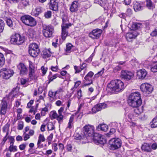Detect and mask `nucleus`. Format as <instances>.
I'll list each match as a JSON object with an SVG mask.
<instances>
[{
  "instance_id": "obj_1",
  "label": "nucleus",
  "mask_w": 157,
  "mask_h": 157,
  "mask_svg": "<svg viewBox=\"0 0 157 157\" xmlns=\"http://www.w3.org/2000/svg\"><path fill=\"white\" fill-rule=\"evenodd\" d=\"M16 88L13 89L12 91L8 95H6L0 104V114L1 115H5L8 110L10 108V105L9 103L10 99L14 96L17 93Z\"/></svg>"
},
{
  "instance_id": "obj_2",
  "label": "nucleus",
  "mask_w": 157,
  "mask_h": 157,
  "mask_svg": "<svg viewBox=\"0 0 157 157\" xmlns=\"http://www.w3.org/2000/svg\"><path fill=\"white\" fill-rule=\"evenodd\" d=\"M123 82L120 80H112L107 85V89L108 91L112 93H116L124 89Z\"/></svg>"
},
{
  "instance_id": "obj_3",
  "label": "nucleus",
  "mask_w": 157,
  "mask_h": 157,
  "mask_svg": "<svg viewBox=\"0 0 157 157\" xmlns=\"http://www.w3.org/2000/svg\"><path fill=\"white\" fill-rule=\"evenodd\" d=\"M127 102L128 105L132 107L140 106L142 103L140 94L138 92L131 93Z\"/></svg>"
},
{
  "instance_id": "obj_4",
  "label": "nucleus",
  "mask_w": 157,
  "mask_h": 157,
  "mask_svg": "<svg viewBox=\"0 0 157 157\" xmlns=\"http://www.w3.org/2000/svg\"><path fill=\"white\" fill-rule=\"evenodd\" d=\"M64 111V107H61L58 110V113L56 111L51 112L52 119H56L59 124H61L63 122L64 116L62 113Z\"/></svg>"
},
{
  "instance_id": "obj_5",
  "label": "nucleus",
  "mask_w": 157,
  "mask_h": 157,
  "mask_svg": "<svg viewBox=\"0 0 157 157\" xmlns=\"http://www.w3.org/2000/svg\"><path fill=\"white\" fill-rule=\"evenodd\" d=\"M40 52L39 46L36 43L30 44L28 48V52L31 56L36 57L38 55Z\"/></svg>"
},
{
  "instance_id": "obj_6",
  "label": "nucleus",
  "mask_w": 157,
  "mask_h": 157,
  "mask_svg": "<svg viewBox=\"0 0 157 157\" xmlns=\"http://www.w3.org/2000/svg\"><path fill=\"white\" fill-rule=\"evenodd\" d=\"M21 20L23 23L28 26H34L36 24L35 20L29 15L23 16L21 17Z\"/></svg>"
},
{
  "instance_id": "obj_7",
  "label": "nucleus",
  "mask_w": 157,
  "mask_h": 157,
  "mask_svg": "<svg viewBox=\"0 0 157 157\" xmlns=\"http://www.w3.org/2000/svg\"><path fill=\"white\" fill-rule=\"evenodd\" d=\"M42 33L44 36L46 38H50L53 36L54 27L50 25H43Z\"/></svg>"
},
{
  "instance_id": "obj_8",
  "label": "nucleus",
  "mask_w": 157,
  "mask_h": 157,
  "mask_svg": "<svg viewBox=\"0 0 157 157\" xmlns=\"http://www.w3.org/2000/svg\"><path fill=\"white\" fill-rule=\"evenodd\" d=\"M140 89L144 93L146 94H151L153 90L152 86L147 83L142 84L140 86Z\"/></svg>"
},
{
  "instance_id": "obj_9",
  "label": "nucleus",
  "mask_w": 157,
  "mask_h": 157,
  "mask_svg": "<svg viewBox=\"0 0 157 157\" xmlns=\"http://www.w3.org/2000/svg\"><path fill=\"white\" fill-rule=\"evenodd\" d=\"M109 144L113 149H116L120 148L121 145V141L119 138H113L109 141Z\"/></svg>"
},
{
  "instance_id": "obj_10",
  "label": "nucleus",
  "mask_w": 157,
  "mask_h": 157,
  "mask_svg": "<svg viewBox=\"0 0 157 157\" xmlns=\"http://www.w3.org/2000/svg\"><path fill=\"white\" fill-rule=\"evenodd\" d=\"M94 127L91 125H86L84 126V135L86 136H94Z\"/></svg>"
},
{
  "instance_id": "obj_11",
  "label": "nucleus",
  "mask_w": 157,
  "mask_h": 157,
  "mask_svg": "<svg viewBox=\"0 0 157 157\" xmlns=\"http://www.w3.org/2000/svg\"><path fill=\"white\" fill-rule=\"evenodd\" d=\"M11 40L13 43H16L17 44L20 45L23 43L24 41V38L21 36L19 34L16 33L11 36Z\"/></svg>"
},
{
  "instance_id": "obj_12",
  "label": "nucleus",
  "mask_w": 157,
  "mask_h": 157,
  "mask_svg": "<svg viewBox=\"0 0 157 157\" xmlns=\"http://www.w3.org/2000/svg\"><path fill=\"white\" fill-rule=\"evenodd\" d=\"M2 70V77L5 79H9L12 76L14 73L13 71L10 69L3 68Z\"/></svg>"
},
{
  "instance_id": "obj_13",
  "label": "nucleus",
  "mask_w": 157,
  "mask_h": 157,
  "mask_svg": "<svg viewBox=\"0 0 157 157\" xmlns=\"http://www.w3.org/2000/svg\"><path fill=\"white\" fill-rule=\"evenodd\" d=\"M93 136L94 140L96 144H103L106 143V140L101 135L98 133H94Z\"/></svg>"
},
{
  "instance_id": "obj_14",
  "label": "nucleus",
  "mask_w": 157,
  "mask_h": 157,
  "mask_svg": "<svg viewBox=\"0 0 157 157\" xmlns=\"http://www.w3.org/2000/svg\"><path fill=\"white\" fill-rule=\"evenodd\" d=\"M133 73L131 71L123 70L121 72V78L127 80H130L133 77Z\"/></svg>"
},
{
  "instance_id": "obj_15",
  "label": "nucleus",
  "mask_w": 157,
  "mask_h": 157,
  "mask_svg": "<svg viewBox=\"0 0 157 157\" xmlns=\"http://www.w3.org/2000/svg\"><path fill=\"white\" fill-rule=\"evenodd\" d=\"M102 31L99 29L93 30L89 34V36L92 39H97L100 36Z\"/></svg>"
},
{
  "instance_id": "obj_16",
  "label": "nucleus",
  "mask_w": 157,
  "mask_h": 157,
  "mask_svg": "<svg viewBox=\"0 0 157 157\" xmlns=\"http://www.w3.org/2000/svg\"><path fill=\"white\" fill-rule=\"evenodd\" d=\"M107 106V105L104 103L97 104L94 105L92 108V113H95L97 112L100 111L102 109L106 108Z\"/></svg>"
},
{
  "instance_id": "obj_17",
  "label": "nucleus",
  "mask_w": 157,
  "mask_h": 157,
  "mask_svg": "<svg viewBox=\"0 0 157 157\" xmlns=\"http://www.w3.org/2000/svg\"><path fill=\"white\" fill-rule=\"evenodd\" d=\"M58 0H51L50 2V8L54 11H57L58 9Z\"/></svg>"
},
{
  "instance_id": "obj_18",
  "label": "nucleus",
  "mask_w": 157,
  "mask_h": 157,
  "mask_svg": "<svg viewBox=\"0 0 157 157\" xmlns=\"http://www.w3.org/2000/svg\"><path fill=\"white\" fill-rule=\"evenodd\" d=\"M142 151L146 152H151L152 151L151 148V144L147 143H144L141 145Z\"/></svg>"
},
{
  "instance_id": "obj_19",
  "label": "nucleus",
  "mask_w": 157,
  "mask_h": 157,
  "mask_svg": "<svg viewBox=\"0 0 157 157\" xmlns=\"http://www.w3.org/2000/svg\"><path fill=\"white\" fill-rule=\"evenodd\" d=\"M137 35V32L136 31H133L127 33L126 34V38L127 40L130 41L132 39L135 38Z\"/></svg>"
},
{
  "instance_id": "obj_20",
  "label": "nucleus",
  "mask_w": 157,
  "mask_h": 157,
  "mask_svg": "<svg viewBox=\"0 0 157 157\" xmlns=\"http://www.w3.org/2000/svg\"><path fill=\"white\" fill-rule=\"evenodd\" d=\"M17 67L20 71V74L21 75H23L27 73V69L24 64L20 63L17 66Z\"/></svg>"
},
{
  "instance_id": "obj_21",
  "label": "nucleus",
  "mask_w": 157,
  "mask_h": 157,
  "mask_svg": "<svg viewBox=\"0 0 157 157\" xmlns=\"http://www.w3.org/2000/svg\"><path fill=\"white\" fill-rule=\"evenodd\" d=\"M70 26H61L62 39L64 40L68 35V29Z\"/></svg>"
},
{
  "instance_id": "obj_22",
  "label": "nucleus",
  "mask_w": 157,
  "mask_h": 157,
  "mask_svg": "<svg viewBox=\"0 0 157 157\" xmlns=\"http://www.w3.org/2000/svg\"><path fill=\"white\" fill-rule=\"evenodd\" d=\"M147 75V72L144 69L139 70L137 72V77L139 79L144 78Z\"/></svg>"
},
{
  "instance_id": "obj_23",
  "label": "nucleus",
  "mask_w": 157,
  "mask_h": 157,
  "mask_svg": "<svg viewBox=\"0 0 157 157\" xmlns=\"http://www.w3.org/2000/svg\"><path fill=\"white\" fill-rule=\"evenodd\" d=\"M62 23L61 26H71V23H68L67 16L66 14H64L62 17Z\"/></svg>"
},
{
  "instance_id": "obj_24",
  "label": "nucleus",
  "mask_w": 157,
  "mask_h": 157,
  "mask_svg": "<svg viewBox=\"0 0 157 157\" xmlns=\"http://www.w3.org/2000/svg\"><path fill=\"white\" fill-rule=\"evenodd\" d=\"M78 3L76 1L73 2L71 4L70 10L71 12H75L78 10Z\"/></svg>"
},
{
  "instance_id": "obj_25",
  "label": "nucleus",
  "mask_w": 157,
  "mask_h": 157,
  "mask_svg": "<svg viewBox=\"0 0 157 157\" xmlns=\"http://www.w3.org/2000/svg\"><path fill=\"white\" fill-rule=\"evenodd\" d=\"M142 24L139 23H133L132 24L131 29L132 30H134L139 29L142 27Z\"/></svg>"
},
{
  "instance_id": "obj_26",
  "label": "nucleus",
  "mask_w": 157,
  "mask_h": 157,
  "mask_svg": "<svg viewBox=\"0 0 157 157\" xmlns=\"http://www.w3.org/2000/svg\"><path fill=\"white\" fill-rule=\"evenodd\" d=\"M97 128L98 130L106 132L108 129V126L106 124H101L98 125Z\"/></svg>"
},
{
  "instance_id": "obj_27",
  "label": "nucleus",
  "mask_w": 157,
  "mask_h": 157,
  "mask_svg": "<svg viewBox=\"0 0 157 157\" xmlns=\"http://www.w3.org/2000/svg\"><path fill=\"white\" fill-rule=\"evenodd\" d=\"M8 150L10 152H14L17 151V147L14 145L13 142H10V146L9 147Z\"/></svg>"
},
{
  "instance_id": "obj_28",
  "label": "nucleus",
  "mask_w": 157,
  "mask_h": 157,
  "mask_svg": "<svg viewBox=\"0 0 157 157\" xmlns=\"http://www.w3.org/2000/svg\"><path fill=\"white\" fill-rule=\"evenodd\" d=\"M133 8L135 11H137L142 10L143 7L141 4L136 2L134 4Z\"/></svg>"
},
{
  "instance_id": "obj_29",
  "label": "nucleus",
  "mask_w": 157,
  "mask_h": 157,
  "mask_svg": "<svg viewBox=\"0 0 157 157\" xmlns=\"http://www.w3.org/2000/svg\"><path fill=\"white\" fill-rule=\"evenodd\" d=\"M45 138L43 135L40 134L38 137V141L37 143V145L38 147H41L40 144L41 142H44L45 141Z\"/></svg>"
},
{
  "instance_id": "obj_30",
  "label": "nucleus",
  "mask_w": 157,
  "mask_h": 157,
  "mask_svg": "<svg viewBox=\"0 0 157 157\" xmlns=\"http://www.w3.org/2000/svg\"><path fill=\"white\" fill-rule=\"evenodd\" d=\"M29 75L31 77L33 76L34 74L35 67L32 64L30 63L29 65Z\"/></svg>"
},
{
  "instance_id": "obj_31",
  "label": "nucleus",
  "mask_w": 157,
  "mask_h": 157,
  "mask_svg": "<svg viewBox=\"0 0 157 157\" xmlns=\"http://www.w3.org/2000/svg\"><path fill=\"white\" fill-rule=\"evenodd\" d=\"M134 108H135L136 109L134 110V112L136 114L138 115L143 112V109L142 107H140V106H139L138 107H135Z\"/></svg>"
},
{
  "instance_id": "obj_32",
  "label": "nucleus",
  "mask_w": 157,
  "mask_h": 157,
  "mask_svg": "<svg viewBox=\"0 0 157 157\" xmlns=\"http://www.w3.org/2000/svg\"><path fill=\"white\" fill-rule=\"evenodd\" d=\"M5 59L4 55L2 53H0V67H2L4 64Z\"/></svg>"
},
{
  "instance_id": "obj_33",
  "label": "nucleus",
  "mask_w": 157,
  "mask_h": 157,
  "mask_svg": "<svg viewBox=\"0 0 157 157\" xmlns=\"http://www.w3.org/2000/svg\"><path fill=\"white\" fill-rule=\"evenodd\" d=\"M94 2L100 5L101 6H104L105 4L106 0H94Z\"/></svg>"
},
{
  "instance_id": "obj_34",
  "label": "nucleus",
  "mask_w": 157,
  "mask_h": 157,
  "mask_svg": "<svg viewBox=\"0 0 157 157\" xmlns=\"http://www.w3.org/2000/svg\"><path fill=\"white\" fill-rule=\"evenodd\" d=\"M151 126L152 128L157 127V119L155 117L154 118L151 122Z\"/></svg>"
},
{
  "instance_id": "obj_35",
  "label": "nucleus",
  "mask_w": 157,
  "mask_h": 157,
  "mask_svg": "<svg viewBox=\"0 0 157 157\" xmlns=\"http://www.w3.org/2000/svg\"><path fill=\"white\" fill-rule=\"evenodd\" d=\"M94 73L92 71H90L85 76L84 79L86 81H90V78L93 76Z\"/></svg>"
},
{
  "instance_id": "obj_36",
  "label": "nucleus",
  "mask_w": 157,
  "mask_h": 157,
  "mask_svg": "<svg viewBox=\"0 0 157 157\" xmlns=\"http://www.w3.org/2000/svg\"><path fill=\"white\" fill-rule=\"evenodd\" d=\"M10 125L8 124H5L2 128V131L3 132H6V136H8L9 134V130Z\"/></svg>"
},
{
  "instance_id": "obj_37",
  "label": "nucleus",
  "mask_w": 157,
  "mask_h": 157,
  "mask_svg": "<svg viewBox=\"0 0 157 157\" xmlns=\"http://www.w3.org/2000/svg\"><path fill=\"white\" fill-rule=\"evenodd\" d=\"M43 54L46 57H49L51 56V52L49 49H45L43 51Z\"/></svg>"
},
{
  "instance_id": "obj_38",
  "label": "nucleus",
  "mask_w": 157,
  "mask_h": 157,
  "mask_svg": "<svg viewBox=\"0 0 157 157\" xmlns=\"http://www.w3.org/2000/svg\"><path fill=\"white\" fill-rule=\"evenodd\" d=\"M60 76L59 75L56 74L50 77V76H49L48 78L49 81L51 82L56 78L57 77H59Z\"/></svg>"
},
{
  "instance_id": "obj_39",
  "label": "nucleus",
  "mask_w": 157,
  "mask_h": 157,
  "mask_svg": "<svg viewBox=\"0 0 157 157\" xmlns=\"http://www.w3.org/2000/svg\"><path fill=\"white\" fill-rule=\"evenodd\" d=\"M5 23L4 21L0 19V33L2 32L4 28Z\"/></svg>"
},
{
  "instance_id": "obj_40",
  "label": "nucleus",
  "mask_w": 157,
  "mask_h": 157,
  "mask_svg": "<svg viewBox=\"0 0 157 157\" xmlns=\"http://www.w3.org/2000/svg\"><path fill=\"white\" fill-rule=\"evenodd\" d=\"M72 46V44L71 43H69L67 44L66 51L67 53H70L71 52V50Z\"/></svg>"
},
{
  "instance_id": "obj_41",
  "label": "nucleus",
  "mask_w": 157,
  "mask_h": 157,
  "mask_svg": "<svg viewBox=\"0 0 157 157\" xmlns=\"http://www.w3.org/2000/svg\"><path fill=\"white\" fill-rule=\"evenodd\" d=\"M6 23L7 25L10 27H12L13 26V24L12 20L11 19L9 18H8L6 19Z\"/></svg>"
},
{
  "instance_id": "obj_42",
  "label": "nucleus",
  "mask_w": 157,
  "mask_h": 157,
  "mask_svg": "<svg viewBox=\"0 0 157 157\" xmlns=\"http://www.w3.org/2000/svg\"><path fill=\"white\" fill-rule=\"evenodd\" d=\"M44 16L46 18H50L52 16V12L50 11H47L45 13Z\"/></svg>"
},
{
  "instance_id": "obj_43",
  "label": "nucleus",
  "mask_w": 157,
  "mask_h": 157,
  "mask_svg": "<svg viewBox=\"0 0 157 157\" xmlns=\"http://www.w3.org/2000/svg\"><path fill=\"white\" fill-rule=\"evenodd\" d=\"M21 4L23 6L25 7L29 5V0H21Z\"/></svg>"
},
{
  "instance_id": "obj_44",
  "label": "nucleus",
  "mask_w": 157,
  "mask_h": 157,
  "mask_svg": "<svg viewBox=\"0 0 157 157\" xmlns=\"http://www.w3.org/2000/svg\"><path fill=\"white\" fill-rule=\"evenodd\" d=\"M28 33L29 35V36L32 38H33L34 37V36L35 35V32L32 29L29 30V31Z\"/></svg>"
},
{
  "instance_id": "obj_45",
  "label": "nucleus",
  "mask_w": 157,
  "mask_h": 157,
  "mask_svg": "<svg viewBox=\"0 0 157 157\" xmlns=\"http://www.w3.org/2000/svg\"><path fill=\"white\" fill-rule=\"evenodd\" d=\"M35 10L36 11V15H38L42 12V8L41 7L38 6L36 8Z\"/></svg>"
},
{
  "instance_id": "obj_46",
  "label": "nucleus",
  "mask_w": 157,
  "mask_h": 157,
  "mask_svg": "<svg viewBox=\"0 0 157 157\" xmlns=\"http://www.w3.org/2000/svg\"><path fill=\"white\" fill-rule=\"evenodd\" d=\"M147 6L149 9H151L153 7L152 2L151 0H146Z\"/></svg>"
},
{
  "instance_id": "obj_47",
  "label": "nucleus",
  "mask_w": 157,
  "mask_h": 157,
  "mask_svg": "<svg viewBox=\"0 0 157 157\" xmlns=\"http://www.w3.org/2000/svg\"><path fill=\"white\" fill-rule=\"evenodd\" d=\"M23 137L24 138V141H26L28 140L30 137V135L29 134L26 133L25 132H24L23 134Z\"/></svg>"
},
{
  "instance_id": "obj_48",
  "label": "nucleus",
  "mask_w": 157,
  "mask_h": 157,
  "mask_svg": "<svg viewBox=\"0 0 157 157\" xmlns=\"http://www.w3.org/2000/svg\"><path fill=\"white\" fill-rule=\"evenodd\" d=\"M48 111V108L46 107L43 108L41 111V115L42 116H44L46 113Z\"/></svg>"
},
{
  "instance_id": "obj_49",
  "label": "nucleus",
  "mask_w": 157,
  "mask_h": 157,
  "mask_svg": "<svg viewBox=\"0 0 157 157\" xmlns=\"http://www.w3.org/2000/svg\"><path fill=\"white\" fill-rule=\"evenodd\" d=\"M47 128L49 130H52L54 129V127L53 124L51 123L48 124L47 126Z\"/></svg>"
},
{
  "instance_id": "obj_50",
  "label": "nucleus",
  "mask_w": 157,
  "mask_h": 157,
  "mask_svg": "<svg viewBox=\"0 0 157 157\" xmlns=\"http://www.w3.org/2000/svg\"><path fill=\"white\" fill-rule=\"evenodd\" d=\"M23 122L22 121H20L18 124L17 129L18 130H22L23 128Z\"/></svg>"
},
{
  "instance_id": "obj_51",
  "label": "nucleus",
  "mask_w": 157,
  "mask_h": 157,
  "mask_svg": "<svg viewBox=\"0 0 157 157\" xmlns=\"http://www.w3.org/2000/svg\"><path fill=\"white\" fill-rule=\"evenodd\" d=\"M115 132V129L113 128L110 129L109 133L106 134V136L108 137H109L110 135H112Z\"/></svg>"
},
{
  "instance_id": "obj_52",
  "label": "nucleus",
  "mask_w": 157,
  "mask_h": 157,
  "mask_svg": "<svg viewBox=\"0 0 157 157\" xmlns=\"http://www.w3.org/2000/svg\"><path fill=\"white\" fill-rule=\"evenodd\" d=\"M151 71L153 72H157V64L151 67Z\"/></svg>"
},
{
  "instance_id": "obj_53",
  "label": "nucleus",
  "mask_w": 157,
  "mask_h": 157,
  "mask_svg": "<svg viewBox=\"0 0 157 157\" xmlns=\"http://www.w3.org/2000/svg\"><path fill=\"white\" fill-rule=\"evenodd\" d=\"M151 35L153 36H157V27H156L154 30L151 33Z\"/></svg>"
},
{
  "instance_id": "obj_54",
  "label": "nucleus",
  "mask_w": 157,
  "mask_h": 157,
  "mask_svg": "<svg viewBox=\"0 0 157 157\" xmlns=\"http://www.w3.org/2000/svg\"><path fill=\"white\" fill-rule=\"evenodd\" d=\"M48 68L47 67H45L44 66H43L41 67V70L42 71V73L43 75H44L46 73Z\"/></svg>"
},
{
  "instance_id": "obj_55",
  "label": "nucleus",
  "mask_w": 157,
  "mask_h": 157,
  "mask_svg": "<svg viewBox=\"0 0 157 157\" xmlns=\"http://www.w3.org/2000/svg\"><path fill=\"white\" fill-rule=\"evenodd\" d=\"M74 68L75 70V73H79L82 70L80 67V68L76 66H74Z\"/></svg>"
},
{
  "instance_id": "obj_56",
  "label": "nucleus",
  "mask_w": 157,
  "mask_h": 157,
  "mask_svg": "<svg viewBox=\"0 0 157 157\" xmlns=\"http://www.w3.org/2000/svg\"><path fill=\"white\" fill-rule=\"evenodd\" d=\"M52 147L55 151H57L58 149L57 144L56 143L53 144L52 145Z\"/></svg>"
},
{
  "instance_id": "obj_57",
  "label": "nucleus",
  "mask_w": 157,
  "mask_h": 157,
  "mask_svg": "<svg viewBox=\"0 0 157 157\" xmlns=\"http://www.w3.org/2000/svg\"><path fill=\"white\" fill-rule=\"evenodd\" d=\"M151 150H155L157 148V144L156 143L152 144L151 145Z\"/></svg>"
},
{
  "instance_id": "obj_58",
  "label": "nucleus",
  "mask_w": 157,
  "mask_h": 157,
  "mask_svg": "<svg viewBox=\"0 0 157 157\" xmlns=\"http://www.w3.org/2000/svg\"><path fill=\"white\" fill-rule=\"evenodd\" d=\"M7 136L6 134V136L4 137L2 142L0 144V146H1L2 147L3 146L6 141L7 139Z\"/></svg>"
},
{
  "instance_id": "obj_59",
  "label": "nucleus",
  "mask_w": 157,
  "mask_h": 157,
  "mask_svg": "<svg viewBox=\"0 0 157 157\" xmlns=\"http://www.w3.org/2000/svg\"><path fill=\"white\" fill-rule=\"evenodd\" d=\"M77 98L78 100H79L82 96V91L81 90H79L77 92Z\"/></svg>"
},
{
  "instance_id": "obj_60",
  "label": "nucleus",
  "mask_w": 157,
  "mask_h": 157,
  "mask_svg": "<svg viewBox=\"0 0 157 157\" xmlns=\"http://www.w3.org/2000/svg\"><path fill=\"white\" fill-rule=\"evenodd\" d=\"M126 13L127 16H130L132 14V10L129 8L126 11Z\"/></svg>"
},
{
  "instance_id": "obj_61",
  "label": "nucleus",
  "mask_w": 157,
  "mask_h": 157,
  "mask_svg": "<svg viewBox=\"0 0 157 157\" xmlns=\"http://www.w3.org/2000/svg\"><path fill=\"white\" fill-rule=\"evenodd\" d=\"M26 144H23L20 145L19 146L20 149L21 150H24L26 147Z\"/></svg>"
},
{
  "instance_id": "obj_62",
  "label": "nucleus",
  "mask_w": 157,
  "mask_h": 157,
  "mask_svg": "<svg viewBox=\"0 0 157 157\" xmlns=\"http://www.w3.org/2000/svg\"><path fill=\"white\" fill-rule=\"evenodd\" d=\"M59 150L61 152H62L63 151V150L64 149V145L63 144H62V143L59 144Z\"/></svg>"
},
{
  "instance_id": "obj_63",
  "label": "nucleus",
  "mask_w": 157,
  "mask_h": 157,
  "mask_svg": "<svg viewBox=\"0 0 157 157\" xmlns=\"http://www.w3.org/2000/svg\"><path fill=\"white\" fill-rule=\"evenodd\" d=\"M54 92L52 90L49 91L48 92V96L51 98H53L55 97L54 95Z\"/></svg>"
},
{
  "instance_id": "obj_64",
  "label": "nucleus",
  "mask_w": 157,
  "mask_h": 157,
  "mask_svg": "<svg viewBox=\"0 0 157 157\" xmlns=\"http://www.w3.org/2000/svg\"><path fill=\"white\" fill-rule=\"evenodd\" d=\"M66 148L68 151H71L72 149V146L71 144H68L67 145Z\"/></svg>"
}]
</instances>
